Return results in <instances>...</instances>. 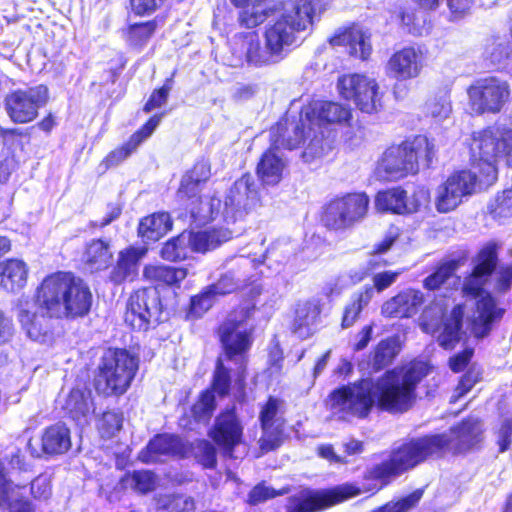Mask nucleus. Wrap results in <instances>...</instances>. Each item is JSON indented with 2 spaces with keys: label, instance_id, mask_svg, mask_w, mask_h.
<instances>
[{
  "label": "nucleus",
  "instance_id": "obj_1",
  "mask_svg": "<svg viewBox=\"0 0 512 512\" xmlns=\"http://www.w3.org/2000/svg\"><path fill=\"white\" fill-rule=\"evenodd\" d=\"M262 292L263 288L260 284L251 286L218 325L216 334L225 359L239 361V366L233 379L231 369L221 358L216 359L209 386L199 392L190 406V416L195 423L209 424L217 409L216 397L222 399L229 396L233 387L239 398L243 399L246 396L247 354L253 344L254 329L239 330V328L254 317Z\"/></svg>",
  "mask_w": 512,
  "mask_h": 512
},
{
  "label": "nucleus",
  "instance_id": "obj_2",
  "mask_svg": "<svg viewBox=\"0 0 512 512\" xmlns=\"http://www.w3.org/2000/svg\"><path fill=\"white\" fill-rule=\"evenodd\" d=\"M439 445V440L433 436L407 440L392 447L387 457L368 467L362 474L361 485L344 483L328 489H300L287 498L286 512H321L362 493L376 494L396 478L418 467L436 453Z\"/></svg>",
  "mask_w": 512,
  "mask_h": 512
},
{
  "label": "nucleus",
  "instance_id": "obj_3",
  "mask_svg": "<svg viewBox=\"0 0 512 512\" xmlns=\"http://www.w3.org/2000/svg\"><path fill=\"white\" fill-rule=\"evenodd\" d=\"M432 365L414 358L407 363L387 369L371 388L344 384L332 390L326 399L327 407L342 419H365L372 409L390 414H404L417 401L419 384L432 372Z\"/></svg>",
  "mask_w": 512,
  "mask_h": 512
},
{
  "label": "nucleus",
  "instance_id": "obj_4",
  "mask_svg": "<svg viewBox=\"0 0 512 512\" xmlns=\"http://www.w3.org/2000/svg\"><path fill=\"white\" fill-rule=\"evenodd\" d=\"M467 147L474 171H456L440 186L436 198L440 213L456 209L463 197L475 192L477 185L480 188L492 186L498 178V160L512 167V130H473Z\"/></svg>",
  "mask_w": 512,
  "mask_h": 512
},
{
  "label": "nucleus",
  "instance_id": "obj_5",
  "mask_svg": "<svg viewBox=\"0 0 512 512\" xmlns=\"http://www.w3.org/2000/svg\"><path fill=\"white\" fill-rule=\"evenodd\" d=\"M33 301L41 314L29 307H20L17 320L30 339L44 342L49 329L42 318H82L91 310L93 295L83 279L71 271L59 270L41 280L34 291Z\"/></svg>",
  "mask_w": 512,
  "mask_h": 512
},
{
  "label": "nucleus",
  "instance_id": "obj_6",
  "mask_svg": "<svg viewBox=\"0 0 512 512\" xmlns=\"http://www.w3.org/2000/svg\"><path fill=\"white\" fill-rule=\"evenodd\" d=\"M501 244L496 240L485 242L476 251L472 259V269L462 284V293L472 299H477L475 308L477 315L471 321V331L475 338L487 337L496 322L505 313L504 308L497 306L495 297L485 290L496 268L499 265Z\"/></svg>",
  "mask_w": 512,
  "mask_h": 512
},
{
  "label": "nucleus",
  "instance_id": "obj_7",
  "mask_svg": "<svg viewBox=\"0 0 512 512\" xmlns=\"http://www.w3.org/2000/svg\"><path fill=\"white\" fill-rule=\"evenodd\" d=\"M139 370V359L126 348L108 347L99 358L92 385L99 397L119 398L130 389Z\"/></svg>",
  "mask_w": 512,
  "mask_h": 512
},
{
  "label": "nucleus",
  "instance_id": "obj_8",
  "mask_svg": "<svg viewBox=\"0 0 512 512\" xmlns=\"http://www.w3.org/2000/svg\"><path fill=\"white\" fill-rule=\"evenodd\" d=\"M436 154L434 141L425 135H416L399 145L388 147L378 160L376 174L387 181H397L415 175L422 163L429 168Z\"/></svg>",
  "mask_w": 512,
  "mask_h": 512
},
{
  "label": "nucleus",
  "instance_id": "obj_9",
  "mask_svg": "<svg viewBox=\"0 0 512 512\" xmlns=\"http://www.w3.org/2000/svg\"><path fill=\"white\" fill-rule=\"evenodd\" d=\"M211 176V164L205 159L195 161L181 176L175 197L193 221L212 220L218 210L220 200L214 195L204 194Z\"/></svg>",
  "mask_w": 512,
  "mask_h": 512
},
{
  "label": "nucleus",
  "instance_id": "obj_10",
  "mask_svg": "<svg viewBox=\"0 0 512 512\" xmlns=\"http://www.w3.org/2000/svg\"><path fill=\"white\" fill-rule=\"evenodd\" d=\"M370 197L365 191H352L329 199L319 214L322 227L330 232H344L354 228L368 215Z\"/></svg>",
  "mask_w": 512,
  "mask_h": 512
},
{
  "label": "nucleus",
  "instance_id": "obj_11",
  "mask_svg": "<svg viewBox=\"0 0 512 512\" xmlns=\"http://www.w3.org/2000/svg\"><path fill=\"white\" fill-rule=\"evenodd\" d=\"M305 130H274L270 136V146L261 155L256 174L262 185H277L283 178V172L286 163L277 156L281 150L298 149L300 142L303 141L301 134Z\"/></svg>",
  "mask_w": 512,
  "mask_h": 512
},
{
  "label": "nucleus",
  "instance_id": "obj_12",
  "mask_svg": "<svg viewBox=\"0 0 512 512\" xmlns=\"http://www.w3.org/2000/svg\"><path fill=\"white\" fill-rule=\"evenodd\" d=\"M163 305L160 295L152 287L132 291L124 311V323L133 331L146 332L161 321Z\"/></svg>",
  "mask_w": 512,
  "mask_h": 512
},
{
  "label": "nucleus",
  "instance_id": "obj_13",
  "mask_svg": "<svg viewBox=\"0 0 512 512\" xmlns=\"http://www.w3.org/2000/svg\"><path fill=\"white\" fill-rule=\"evenodd\" d=\"M450 432L454 436L455 443L451 446L452 440L445 433H430L421 436H415L404 439L398 445L403 444L407 440L413 438H421L425 436H433L439 440L440 445L436 450V453L429 456L426 460L421 462L419 465L425 463L430 459H441L445 456L447 451H451L452 455L456 456L464 454L474 447L478 446L482 441L483 429L481 427V420L473 416H467L461 421L456 423L450 428Z\"/></svg>",
  "mask_w": 512,
  "mask_h": 512
},
{
  "label": "nucleus",
  "instance_id": "obj_14",
  "mask_svg": "<svg viewBox=\"0 0 512 512\" xmlns=\"http://www.w3.org/2000/svg\"><path fill=\"white\" fill-rule=\"evenodd\" d=\"M285 401L275 395H268L259 406L258 421L262 430L259 439L260 449L264 452L279 448L287 438Z\"/></svg>",
  "mask_w": 512,
  "mask_h": 512
},
{
  "label": "nucleus",
  "instance_id": "obj_15",
  "mask_svg": "<svg viewBox=\"0 0 512 512\" xmlns=\"http://www.w3.org/2000/svg\"><path fill=\"white\" fill-rule=\"evenodd\" d=\"M470 107L478 115L498 113L510 98L507 81L496 77L477 80L468 89Z\"/></svg>",
  "mask_w": 512,
  "mask_h": 512
},
{
  "label": "nucleus",
  "instance_id": "obj_16",
  "mask_svg": "<svg viewBox=\"0 0 512 512\" xmlns=\"http://www.w3.org/2000/svg\"><path fill=\"white\" fill-rule=\"evenodd\" d=\"M340 95L352 101L362 112L372 113L381 107V94L374 78L363 74H347L338 79Z\"/></svg>",
  "mask_w": 512,
  "mask_h": 512
},
{
  "label": "nucleus",
  "instance_id": "obj_17",
  "mask_svg": "<svg viewBox=\"0 0 512 512\" xmlns=\"http://www.w3.org/2000/svg\"><path fill=\"white\" fill-rule=\"evenodd\" d=\"M430 202V193L424 187H417L408 198L401 186L380 190L375 195V208L381 213L396 215L413 214Z\"/></svg>",
  "mask_w": 512,
  "mask_h": 512
},
{
  "label": "nucleus",
  "instance_id": "obj_18",
  "mask_svg": "<svg viewBox=\"0 0 512 512\" xmlns=\"http://www.w3.org/2000/svg\"><path fill=\"white\" fill-rule=\"evenodd\" d=\"M208 436L224 457H234L236 447L244 438V427L235 406L226 407L219 412Z\"/></svg>",
  "mask_w": 512,
  "mask_h": 512
},
{
  "label": "nucleus",
  "instance_id": "obj_19",
  "mask_svg": "<svg viewBox=\"0 0 512 512\" xmlns=\"http://www.w3.org/2000/svg\"><path fill=\"white\" fill-rule=\"evenodd\" d=\"M260 204L261 197L255 180L250 173H244L228 190L224 199L223 213L225 217L236 221Z\"/></svg>",
  "mask_w": 512,
  "mask_h": 512
},
{
  "label": "nucleus",
  "instance_id": "obj_20",
  "mask_svg": "<svg viewBox=\"0 0 512 512\" xmlns=\"http://www.w3.org/2000/svg\"><path fill=\"white\" fill-rule=\"evenodd\" d=\"M48 100V89L38 85L25 90H16L6 98L8 115L15 123L24 124L32 121L38 109Z\"/></svg>",
  "mask_w": 512,
  "mask_h": 512
},
{
  "label": "nucleus",
  "instance_id": "obj_21",
  "mask_svg": "<svg viewBox=\"0 0 512 512\" xmlns=\"http://www.w3.org/2000/svg\"><path fill=\"white\" fill-rule=\"evenodd\" d=\"M351 111L334 102L316 101L302 109V128L323 125H351Z\"/></svg>",
  "mask_w": 512,
  "mask_h": 512
},
{
  "label": "nucleus",
  "instance_id": "obj_22",
  "mask_svg": "<svg viewBox=\"0 0 512 512\" xmlns=\"http://www.w3.org/2000/svg\"><path fill=\"white\" fill-rule=\"evenodd\" d=\"M424 65V52L420 48L406 47L390 57L386 69L390 77L405 81L418 77Z\"/></svg>",
  "mask_w": 512,
  "mask_h": 512
},
{
  "label": "nucleus",
  "instance_id": "obj_23",
  "mask_svg": "<svg viewBox=\"0 0 512 512\" xmlns=\"http://www.w3.org/2000/svg\"><path fill=\"white\" fill-rule=\"evenodd\" d=\"M192 450V444L185 442L179 435L159 433L154 435L145 447L143 461L155 462L161 456H171L186 459Z\"/></svg>",
  "mask_w": 512,
  "mask_h": 512
},
{
  "label": "nucleus",
  "instance_id": "obj_24",
  "mask_svg": "<svg viewBox=\"0 0 512 512\" xmlns=\"http://www.w3.org/2000/svg\"><path fill=\"white\" fill-rule=\"evenodd\" d=\"M424 302L425 297L420 290L408 288L384 301L381 306V315L389 319L412 318Z\"/></svg>",
  "mask_w": 512,
  "mask_h": 512
},
{
  "label": "nucleus",
  "instance_id": "obj_25",
  "mask_svg": "<svg viewBox=\"0 0 512 512\" xmlns=\"http://www.w3.org/2000/svg\"><path fill=\"white\" fill-rule=\"evenodd\" d=\"M146 252V248L135 246L120 250L116 263L109 273V281L114 285L133 282L138 276L139 262Z\"/></svg>",
  "mask_w": 512,
  "mask_h": 512
},
{
  "label": "nucleus",
  "instance_id": "obj_26",
  "mask_svg": "<svg viewBox=\"0 0 512 512\" xmlns=\"http://www.w3.org/2000/svg\"><path fill=\"white\" fill-rule=\"evenodd\" d=\"M185 267H175L161 263L146 264L142 270L143 280L155 289L179 288L187 277Z\"/></svg>",
  "mask_w": 512,
  "mask_h": 512
},
{
  "label": "nucleus",
  "instance_id": "obj_27",
  "mask_svg": "<svg viewBox=\"0 0 512 512\" xmlns=\"http://www.w3.org/2000/svg\"><path fill=\"white\" fill-rule=\"evenodd\" d=\"M326 9L325 0H294L291 10L282 15L299 32L309 30Z\"/></svg>",
  "mask_w": 512,
  "mask_h": 512
},
{
  "label": "nucleus",
  "instance_id": "obj_28",
  "mask_svg": "<svg viewBox=\"0 0 512 512\" xmlns=\"http://www.w3.org/2000/svg\"><path fill=\"white\" fill-rule=\"evenodd\" d=\"M29 267L19 258H7L0 261V287L7 292L16 293L22 290L28 281Z\"/></svg>",
  "mask_w": 512,
  "mask_h": 512
},
{
  "label": "nucleus",
  "instance_id": "obj_29",
  "mask_svg": "<svg viewBox=\"0 0 512 512\" xmlns=\"http://www.w3.org/2000/svg\"><path fill=\"white\" fill-rule=\"evenodd\" d=\"M173 228L169 212L158 211L142 217L137 226V235L145 243L157 242Z\"/></svg>",
  "mask_w": 512,
  "mask_h": 512
},
{
  "label": "nucleus",
  "instance_id": "obj_30",
  "mask_svg": "<svg viewBox=\"0 0 512 512\" xmlns=\"http://www.w3.org/2000/svg\"><path fill=\"white\" fill-rule=\"evenodd\" d=\"M297 33L292 23L283 15L265 31V40L284 59L290 47L297 42Z\"/></svg>",
  "mask_w": 512,
  "mask_h": 512
},
{
  "label": "nucleus",
  "instance_id": "obj_31",
  "mask_svg": "<svg viewBox=\"0 0 512 512\" xmlns=\"http://www.w3.org/2000/svg\"><path fill=\"white\" fill-rule=\"evenodd\" d=\"M332 46H346L350 55L367 59L371 52L370 35L359 27H351L330 39Z\"/></svg>",
  "mask_w": 512,
  "mask_h": 512
},
{
  "label": "nucleus",
  "instance_id": "obj_32",
  "mask_svg": "<svg viewBox=\"0 0 512 512\" xmlns=\"http://www.w3.org/2000/svg\"><path fill=\"white\" fill-rule=\"evenodd\" d=\"M154 130H136L124 143L109 151L101 160L100 166L104 171L118 167L126 161L138 147L148 139Z\"/></svg>",
  "mask_w": 512,
  "mask_h": 512
},
{
  "label": "nucleus",
  "instance_id": "obj_33",
  "mask_svg": "<svg viewBox=\"0 0 512 512\" xmlns=\"http://www.w3.org/2000/svg\"><path fill=\"white\" fill-rule=\"evenodd\" d=\"M465 305L456 304L451 309L450 315L443 322V328L437 337L440 347L445 350L454 349L461 340Z\"/></svg>",
  "mask_w": 512,
  "mask_h": 512
},
{
  "label": "nucleus",
  "instance_id": "obj_34",
  "mask_svg": "<svg viewBox=\"0 0 512 512\" xmlns=\"http://www.w3.org/2000/svg\"><path fill=\"white\" fill-rule=\"evenodd\" d=\"M112 258L109 242L95 238L86 243L82 261L91 272H100L109 267Z\"/></svg>",
  "mask_w": 512,
  "mask_h": 512
},
{
  "label": "nucleus",
  "instance_id": "obj_35",
  "mask_svg": "<svg viewBox=\"0 0 512 512\" xmlns=\"http://www.w3.org/2000/svg\"><path fill=\"white\" fill-rule=\"evenodd\" d=\"M301 134L303 141L298 148H303L301 153L303 162L312 163L332 150V141L324 135V130H305Z\"/></svg>",
  "mask_w": 512,
  "mask_h": 512
},
{
  "label": "nucleus",
  "instance_id": "obj_36",
  "mask_svg": "<svg viewBox=\"0 0 512 512\" xmlns=\"http://www.w3.org/2000/svg\"><path fill=\"white\" fill-rule=\"evenodd\" d=\"M63 410L75 422L87 418L94 411L91 392L87 389L72 388L65 399Z\"/></svg>",
  "mask_w": 512,
  "mask_h": 512
},
{
  "label": "nucleus",
  "instance_id": "obj_37",
  "mask_svg": "<svg viewBox=\"0 0 512 512\" xmlns=\"http://www.w3.org/2000/svg\"><path fill=\"white\" fill-rule=\"evenodd\" d=\"M70 447V430L64 424H53L45 428L41 437V448L45 454H63Z\"/></svg>",
  "mask_w": 512,
  "mask_h": 512
},
{
  "label": "nucleus",
  "instance_id": "obj_38",
  "mask_svg": "<svg viewBox=\"0 0 512 512\" xmlns=\"http://www.w3.org/2000/svg\"><path fill=\"white\" fill-rule=\"evenodd\" d=\"M232 238V231L224 227H213L204 231L192 233L190 248L196 253H206L214 250Z\"/></svg>",
  "mask_w": 512,
  "mask_h": 512
},
{
  "label": "nucleus",
  "instance_id": "obj_39",
  "mask_svg": "<svg viewBox=\"0 0 512 512\" xmlns=\"http://www.w3.org/2000/svg\"><path fill=\"white\" fill-rule=\"evenodd\" d=\"M240 14L241 22L248 28L255 27L263 23L268 16L282 10L283 2L275 0H256L253 3H247Z\"/></svg>",
  "mask_w": 512,
  "mask_h": 512
},
{
  "label": "nucleus",
  "instance_id": "obj_40",
  "mask_svg": "<svg viewBox=\"0 0 512 512\" xmlns=\"http://www.w3.org/2000/svg\"><path fill=\"white\" fill-rule=\"evenodd\" d=\"M321 315V305L318 302L307 301L296 309L291 331L302 339L313 335L312 326Z\"/></svg>",
  "mask_w": 512,
  "mask_h": 512
},
{
  "label": "nucleus",
  "instance_id": "obj_41",
  "mask_svg": "<svg viewBox=\"0 0 512 512\" xmlns=\"http://www.w3.org/2000/svg\"><path fill=\"white\" fill-rule=\"evenodd\" d=\"M401 351V345L394 337L381 339L373 348L370 355V365L373 372H380L391 365Z\"/></svg>",
  "mask_w": 512,
  "mask_h": 512
},
{
  "label": "nucleus",
  "instance_id": "obj_42",
  "mask_svg": "<svg viewBox=\"0 0 512 512\" xmlns=\"http://www.w3.org/2000/svg\"><path fill=\"white\" fill-rule=\"evenodd\" d=\"M373 298V288L365 285L361 290L351 295L349 302L345 305L341 317V328L347 329L354 325L359 319L363 309Z\"/></svg>",
  "mask_w": 512,
  "mask_h": 512
},
{
  "label": "nucleus",
  "instance_id": "obj_43",
  "mask_svg": "<svg viewBox=\"0 0 512 512\" xmlns=\"http://www.w3.org/2000/svg\"><path fill=\"white\" fill-rule=\"evenodd\" d=\"M246 58L249 63L256 66L276 64L283 59L275 49L272 50V46L266 40L262 46L256 36L247 38Z\"/></svg>",
  "mask_w": 512,
  "mask_h": 512
},
{
  "label": "nucleus",
  "instance_id": "obj_44",
  "mask_svg": "<svg viewBox=\"0 0 512 512\" xmlns=\"http://www.w3.org/2000/svg\"><path fill=\"white\" fill-rule=\"evenodd\" d=\"M189 246L190 239L188 240L185 233L182 232L164 242L159 255L165 261L180 262L187 258Z\"/></svg>",
  "mask_w": 512,
  "mask_h": 512
},
{
  "label": "nucleus",
  "instance_id": "obj_45",
  "mask_svg": "<svg viewBox=\"0 0 512 512\" xmlns=\"http://www.w3.org/2000/svg\"><path fill=\"white\" fill-rule=\"evenodd\" d=\"M122 487H130L134 491L146 494L155 488V475L149 470L127 471L120 478Z\"/></svg>",
  "mask_w": 512,
  "mask_h": 512
},
{
  "label": "nucleus",
  "instance_id": "obj_46",
  "mask_svg": "<svg viewBox=\"0 0 512 512\" xmlns=\"http://www.w3.org/2000/svg\"><path fill=\"white\" fill-rule=\"evenodd\" d=\"M460 266L459 259H450L440 263L434 271L423 280V287L429 291L440 289Z\"/></svg>",
  "mask_w": 512,
  "mask_h": 512
},
{
  "label": "nucleus",
  "instance_id": "obj_47",
  "mask_svg": "<svg viewBox=\"0 0 512 512\" xmlns=\"http://www.w3.org/2000/svg\"><path fill=\"white\" fill-rule=\"evenodd\" d=\"M488 214L499 223L512 218V188L498 193L488 204Z\"/></svg>",
  "mask_w": 512,
  "mask_h": 512
},
{
  "label": "nucleus",
  "instance_id": "obj_48",
  "mask_svg": "<svg viewBox=\"0 0 512 512\" xmlns=\"http://www.w3.org/2000/svg\"><path fill=\"white\" fill-rule=\"evenodd\" d=\"M213 298L206 287L199 293L192 295L184 309L185 319L191 321L200 319L212 307Z\"/></svg>",
  "mask_w": 512,
  "mask_h": 512
},
{
  "label": "nucleus",
  "instance_id": "obj_49",
  "mask_svg": "<svg viewBox=\"0 0 512 512\" xmlns=\"http://www.w3.org/2000/svg\"><path fill=\"white\" fill-rule=\"evenodd\" d=\"M123 413L119 410H105L102 412L99 422L98 431L104 438L115 436L123 426Z\"/></svg>",
  "mask_w": 512,
  "mask_h": 512
},
{
  "label": "nucleus",
  "instance_id": "obj_50",
  "mask_svg": "<svg viewBox=\"0 0 512 512\" xmlns=\"http://www.w3.org/2000/svg\"><path fill=\"white\" fill-rule=\"evenodd\" d=\"M195 459L204 469H215L217 467V448L214 443L207 439L196 441Z\"/></svg>",
  "mask_w": 512,
  "mask_h": 512
},
{
  "label": "nucleus",
  "instance_id": "obj_51",
  "mask_svg": "<svg viewBox=\"0 0 512 512\" xmlns=\"http://www.w3.org/2000/svg\"><path fill=\"white\" fill-rule=\"evenodd\" d=\"M446 314V306L436 301L427 304L420 314V327L424 332H429Z\"/></svg>",
  "mask_w": 512,
  "mask_h": 512
},
{
  "label": "nucleus",
  "instance_id": "obj_52",
  "mask_svg": "<svg viewBox=\"0 0 512 512\" xmlns=\"http://www.w3.org/2000/svg\"><path fill=\"white\" fill-rule=\"evenodd\" d=\"M482 375L483 372L481 368H477L475 366L469 367L460 377L455 387L454 399L451 402H455L456 400L468 394L473 389V387L482 380Z\"/></svg>",
  "mask_w": 512,
  "mask_h": 512
},
{
  "label": "nucleus",
  "instance_id": "obj_53",
  "mask_svg": "<svg viewBox=\"0 0 512 512\" xmlns=\"http://www.w3.org/2000/svg\"><path fill=\"white\" fill-rule=\"evenodd\" d=\"M7 154L16 155L17 151L22 152L25 144L29 142V134L20 130H0Z\"/></svg>",
  "mask_w": 512,
  "mask_h": 512
},
{
  "label": "nucleus",
  "instance_id": "obj_54",
  "mask_svg": "<svg viewBox=\"0 0 512 512\" xmlns=\"http://www.w3.org/2000/svg\"><path fill=\"white\" fill-rule=\"evenodd\" d=\"M451 110V103L447 96L431 99L426 104L427 115L430 116L436 124L448 118Z\"/></svg>",
  "mask_w": 512,
  "mask_h": 512
},
{
  "label": "nucleus",
  "instance_id": "obj_55",
  "mask_svg": "<svg viewBox=\"0 0 512 512\" xmlns=\"http://www.w3.org/2000/svg\"><path fill=\"white\" fill-rule=\"evenodd\" d=\"M239 281L231 273L222 274L218 280L208 286V292L214 298L217 296H226L238 289Z\"/></svg>",
  "mask_w": 512,
  "mask_h": 512
},
{
  "label": "nucleus",
  "instance_id": "obj_56",
  "mask_svg": "<svg viewBox=\"0 0 512 512\" xmlns=\"http://www.w3.org/2000/svg\"><path fill=\"white\" fill-rule=\"evenodd\" d=\"M494 289L499 294L508 292L512 287V262L496 268Z\"/></svg>",
  "mask_w": 512,
  "mask_h": 512
},
{
  "label": "nucleus",
  "instance_id": "obj_57",
  "mask_svg": "<svg viewBox=\"0 0 512 512\" xmlns=\"http://www.w3.org/2000/svg\"><path fill=\"white\" fill-rule=\"evenodd\" d=\"M474 355L472 347H466L449 358L448 366L454 373L463 372L471 362Z\"/></svg>",
  "mask_w": 512,
  "mask_h": 512
},
{
  "label": "nucleus",
  "instance_id": "obj_58",
  "mask_svg": "<svg viewBox=\"0 0 512 512\" xmlns=\"http://www.w3.org/2000/svg\"><path fill=\"white\" fill-rule=\"evenodd\" d=\"M279 495V492L273 488L267 487L263 484L254 486L248 493L247 503L251 506H256L266 500L272 499Z\"/></svg>",
  "mask_w": 512,
  "mask_h": 512
},
{
  "label": "nucleus",
  "instance_id": "obj_59",
  "mask_svg": "<svg viewBox=\"0 0 512 512\" xmlns=\"http://www.w3.org/2000/svg\"><path fill=\"white\" fill-rule=\"evenodd\" d=\"M400 271H383L374 274L372 281H373V290L375 289L377 292H382L389 288L400 276Z\"/></svg>",
  "mask_w": 512,
  "mask_h": 512
},
{
  "label": "nucleus",
  "instance_id": "obj_60",
  "mask_svg": "<svg viewBox=\"0 0 512 512\" xmlns=\"http://www.w3.org/2000/svg\"><path fill=\"white\" fill-rule=\"evenodd\" d=\"M512 443V418L505 419L499 428L498 431V452L504 453L506 452Z\"/></svg>",
  "mask_w": 512,
  "mask_h": 512
},
{
  "label": "nucleus",
  "instance_id": "obj_61",
  "mask_svg": "<svg viewBox=\"0 0 512 512\" xmlns=\"http://www.w3.org/2000/svg\"><path fill=\"white\" fill-rule=\"evenodd\" d=\"M154 30L155 25L152 22L133 26L129 33L130 39L135 45L141 44L153 34Z\"/></svg>",
  "mask_w": 512,
  "mask_h": 512
},
{
  "label": "nucleus",
  "instance_id": "obj_62",
  "mask_svg": "<svg viewBox=\"0 0 512 512\" xmlns=\"http://www.w3.org/2000/svg\"><path fill=\"white\" fill-rule=\"evenodd\" d=\"M170 86L164 85L158 90H155L144 106V110L149 112L155 108L162 107L166 102L170 92Z\"/></svg>",
  "mask_w": 512,
  "mask_h": 512
},
{
  "label": "nucleus",
  "instance_id": "obj_63",
  "mask_svg": "<svg viewBox=\"0 0 512 512\" xmlns=\"http://www.w3.org/2000/svg\"><path fill=\"white\" fill-rule=\"evenodd\" d=\"M132 10L138 15L154 12L164 0H130Z\"/></svg>",
  "mask_w": 512,
  "mask_h": 512
},
{
  "label": "nucleus",
  "instance_id": "obj_64",
  "mask_svg": "<svg viewBox=\"0 0 512 512\" xmlns=\"http://www.w3.org/2000/svg\"><path fill=\"white\" fill-rule=\"evenodd\" d=\"M20 165L17 155L7 154L0 162V179L8 180L12 172L16 171Z\"/></svg>",
  "mask_w": 512,
  "mask_h": 512
}]
</instances>
